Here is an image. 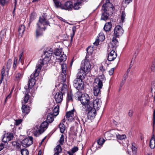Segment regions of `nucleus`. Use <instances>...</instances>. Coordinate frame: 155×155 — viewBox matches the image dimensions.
Instances as JSON below:
<instances>
[{"mask_svg":"<svg viewBox=\"0 0 155 155\" xmlns=\"http://www.w3.org/2000/svg\"><path fill=\"white\" fill-rule=\"evenodd\" d=\"M91 65L89 61L85 60L82 62L81 68L78 70L77 77H79L81 79H84L87 74L89 72L91 69Z\"/></svg>","mask_w":155,"mask_h":155,"instance_id":"nucleus-1","label":"nucleus"},{"mask_svg":"<svg viewBox=\"0 0 155 155\" xmlns=\"http://www.w3.org/2000/svg\"><path fill=\"white\" fill-rule=\"evenodd\" d=\"M48 22L44 17H40L38 22L37 25V28L36 31V35L37 37L41 35L42 31H44L46 26L49 25Z\"/></svg>","mask_w":155,"mask_h":155,"instance_id":"nucleus-2","label":"nucleus"},{"mask_svg":"<svg viewBox=\"0 0 155 155\" xmlns=\"http://www.w3.org/2000/svg\"><path fill=\"white\" fill-rule=\"evenodd\" d=\"M40 71V69L39 68H36L35 72L31 74L30 76V78L28 81V87L26 86L25 87V88L26 89V92L28 93L29 92V89L31 88L34 86L35 83V80L34 78L38 75Z\"/></svg>","mask_w":155,"mask_h":155,"instance_id":"nucleus-3","label":"nucleus"},{"mask_svg":"<svg viewBox=\"0 0 155 155\" xmlns=\"http://www.w3.org/2000/svg\"><path fill=\"white\" fill-rule=\"evenodd\" d=\"M91 105H87L86 108H84L85 110L88 111L87 117L90 119H93L96 115V110L92 107V104H91Z\"/></svg>","mask_w":155,"mask_h":155,"instance_id":"nucleus-4","label":"nucleus"},{"mask_svg":"<svg viewBox=\"0 0 155 155\" xmlns=\"http://www.w3.org/2000/svg\"><path fill=\"white\" fill-rule=\"evenodd\" d=\"M105 77L104 74L98 76L94 79L95 86H97L99 88H102L103 83L105 81Z\"/></svg>","mask_w":155,"mask_h":155,"instance_id":"nucleus-5","label":"nucleus"},{"mask_svg":"<svg viewBox=\"0 0 155 155\" xmlns=\"http://www.w3.org/2000/svg\"><path fill=\"white\" fill-rule=\"evenodd\" d=\"M81 103L84 106V109L86 108L87 105H91L90 98L87 94H84L80 100Z\"/></svg>","mask_w":155,"mask_h":155,"instance_id":"nucleus-6","label":"nucleus"},{"mask_svg":"<svg viewBox=\"0 0 155 155\" xmlns=\"http://www.w3.org/2000/svg\"><path fill=\"white\" fill-rule=\"evenodd\" d=\"M44 56L43 60H40L38 61V64L36 66V68H39L40 70L44 64L48 63L51 60V57H49L48 56Z\"/></svg>","mask_w":155,"mask_h":155,"instance_id":"nucleus-7","label":"nucleus"},{"mask_svg":"<svg viewBox=\"0 0 155 155\" xmlns=\"http://www.w3.org/2000/svg\"><path fill=\"white\" fill-rule=\"evenodd\" d=\"M108 53L107 60L109 61H111L114 60L117 57V54L115 51V49L108 48L107 50Z\"/></svg>","mask_w":155,"mask_h":155,"instance_id":"nucleus-8","label":"nucleus"},{"mask_svg":"<svg viewBox=\"0 0 155 155\" xmlns=\"http://www.w3.org/2000/svg\"><path fill=\"white\" fill-rule=\"evenodd\" d=\"M102 9L104 12H110L111 13L114 10L113 5L110 2H107L103 5Z\"/></svg>","mask_w":155,"mask_h":155,"instance_id":"nucleus-9","label":"nucleus"},{"mask_svg":"<svg viewBox=\"0 0 155 155\" xmlns=\"http://www.w3.org/2000/svg\"><path fill=\"white\" fill-rule=\"evenodd\" d=\"M124 31L122 28L119 25L116 26L114 28V32L113 36L117 37H119L121 36L123 34Z\"/></svg>","mask_w":155,"mask_h":155,"instance_id":"nucleus-10","label":"nucleus"},{"mask_svg":"<svg viewBox=\"0 0 155 155\" xmlns=\"http://www.w3.org/2000/svg\"><path fill=\"white\" fill-rule=\"evenodd\" d=\"M33 143V137L31 136L26 138L22 140L21 142L22 146L24 147L29 146Z\"/></svg>","mask_w":155,"mask_h":155,"instance_id":"nucleus-11","label":"nucleus"},{"mask_svg":"<svg viewBox=\"0 0 155 155\" xmlns=\"http://www.w3.org/2000/svg\"><path fill=\"white\" fill-rule=\"evenodd\" d=\"M92 104V107L96 110H99L102 104V101L100 98H96L93 101L91 102Z\"/></svg>","mask_w":155,"mask_h":155,"instance_id":"nucleus-12","label":"nucleus"},{"mask_svg":"<svg viewBox=\"0 0 155 155\" xmlns=\"http://www.w3.org/2000/svg\"><path fill=\"white\" fill-rule=\"evenodd\" d=\"M77 78L79 79V81H78V82L74 84V87L78 90H81L83 89L84 87V82L82 81V80L84 79H81V78L79 77Z\"/></svg>","mask_w":155,"mask_h":155,"instance_id":"nucleus-13","label":"nucleus"},{"mask_svg":"<svg viewBox=\"0 0 155 155\" xmlns=\"http://www.w3.org/2000/svg\"><path fill=\"white\" fill-rule=\"evenodd\" d=\"M117 37L113 36L112 40L108 45V48L112 49H116V48L119 45V42Z\"/></svg>","mask_w":155,"mask_h":155,"instance_id":"nucleus-14","label":"nucleus"},{"mask_svg":"<svg viewBox=\"0 0 155 155\" xmlns=\"http://www.w3.org/2000/svg\"><path fill=\"white\" fill-rule=\"evenodd\" d=\"M68 3L69 4V5L68 6V10H71L72 8H73L74 9L77 10L79 9L82 5V2L81 1L80 2H77L74 3L73 5L71 2L68 1Z\"/></svg>","mask_w":155,"mask_h":155,"instance_id":"nucleus-15","label":"nucleus"},{"mask_svg":"<svg viewBox=\"0 0 155 155\" xmlns=\"http://www.w3.org/2000/svg\"><path fill=\"white\" fill-rule=\"evenodd\" d=\"M105 39V38L104 34L103 32H101L100 33H99L94 43V44L96 46H97L98 45L100 41H102L104 40Z\"/></svg>","mask_w":155,"mask_h":155,"instance_id":"nucleus-16","label":"nucleus"},{"mask_svg":"<svg viewBox=\"0 0 155 155\" xmlns=\"http://www.w3.org/2000/svg\"><path fill=\"white\" fill-rule=\"evenodd\" d=\"M63 94L62 92H58L56 93L54 96L55 101L56 103L61 102L63 99Z\"/></svg>","mask_w":155,"mask_h":155,"instance_id":"nucleus-17","label":"nucleus"},{"mask_svg":"<svg viewBox=\"0 0 155 155\" xmlns=\"http://www.w3.org/2000/svg\"><path fill=\"white\" fill-rule=\"evenodd\" d=\"M13 135L12 133L9 134H5L4 135L2 139V141L4 142H7L10 141L13 138Z\"/></svg>","mask_w":155,"mask_h":155,"instance_id":"nucleus-18","label":"nucleus"},{"mask_svg":"<svg viewBox=\"0 0 155 155\" xmlns=\"http://www.w3.org/2000/svg\"><path fill=\"white\" fill-rule=\"evenodd\" d=\"M74 112L75 111L74 108L68 111V121H72L74 120L75 116V114H74Z\"/></svg>","mask_w":155,"mask_h":155,"instance_id":"nucleus-19","label":"nucleus"},{"mask_svg":"<svg viewBox=\"0 0 155 155\" xmlns=\"http://www.w3.org/2000/svg\"><path fill=\"white\" fill-rule=\"evenodd\" d=\"M11 65L12 60L11 59H9L8 60L5 69H4L5 74H6L7 76L8 75L9 69L11 66Z\"/></svg>","mask_w":155,"mask_h":155,"instance_id":"nucleus-20","label":"nucleus"},{"mask_svg":"<svg viewBox=\"0 0 155 155\" xmlns=\"http://www.w3.org/2000/svg\"><path fill=\"white\" fill-rule=\"evenodd\" d=\"M63 83H62V87L61 89V92L63 94H64V93L67 92V85L64 83L66 81V79L65 78H64L63 79Z\"/></svg>","mask_w":155,"mask_h":155,"instance_id":"nucleus-21","label":"nucleus"},{"mask_svg":"<svg viewBox=\"0 0 155 155\" xmlns=\"http://www.w3.org/2000/svg\"><path fill=\"white\" fill-rule=\"evenodd\" d=\"M53 52V49L50 48H47L44 52V56L51 57Z\"/></svg>","mask_w":155,"mask_h":155,"instance_id":"nucleus-22","label":"nucleus"},{"mask_svg":"<svg viewBox=\"0 0 155 155\" xmlns=\"http://www.w3.org/2000/svg\"><path fill=\"white\" fill-rule=\"evenodd\" d=\"M102 88H99L97 86H95L94 88V93L95 96H98L100 95L101 93V89Z\"/></svg>","mask_w":155,"mask_h":155,"instance_id":"nucleus-23","label":"nucleus"},{"mask_svg":"<svg viewBox=\"0 0 155 155\" xmlns=\"http://www.w3.org/2000/svg\"><path fill=\"white\" fill-rule=\"evenodd\" d=\"M21 109L22 112L24 114H27L30 112V107L26 105H23Z\"/></svg>","mask_w":155,"mask_h":155,"instance_id":"nucleus-24","label":"nucleus"},{"mask_svg":"<svg viewBox=\"0 0 155 155\" xmlns=\"http://www.w3.org/2000/svg\"><path fill=\"white\" fill-rule=\"evenodd\" d=\"M54 116L52 113H49L47 117V121H48L49 123L52 122L54 120Z\"/></svg>","mask_w":155,"mask_h":155,"instance_id":"nucleus-25","label":"nucleus"},{"mask_svg":"<svg viewBox=\"0 0 155 155\" xmlns=\"http://www.w3.org/2000/svg\"><path fill=\"white\" fill-rule=\"evenodd\" d=\"M112 27V24L111 22H108L106 23L104 27V29L106 31L110 30Z\"/></svg>","mask_w":155,"mask_h":155,"instance_id":"nucleus-26","label":"nucleus"},{"mask_svg":"<svg viewBox=\"0 0 155 155\" xmlns=\"http://www.w3.org/2000/svg\"><path fill=\"white\" fill-rule=\"evenodd\" d=\"M61 146L59 145H58L54 149V155H59V153L61 151Z\"/></svg>","mask_w":155,"mask_h":155,"instance_id":"nucleus-27","label":"nucleus"},{"mask_svg":"<svg viewBox=\"0 0 155 155\" xmlns=\"http://www.w3.org/2000/svg\"><path fill=\"white\" fill-rule=\"evenodd\" d=\"M48 125V123L47 121H45L42 123L41 125L39 127V128L41 130H43L44 132L46 129H47Z\"/></svg>","mask_w":155,"mask_h":155,"instance_id":"nucleus-28","label":"nucleus"},{"mask_svg":"<svg viewBox=\"0 0 155 155\" xmlns=\"http://www.w3.org/2000/svg\"><path fill=\"white\" fill-rule=\"evenodd\" d=\"M109 15V13L107 12H104L101 16V19L102 20L106 21L108 18Z\"/></svg>","mask_w":155,"mask_h":155,"instance_id":"nucleus-29","label":"nucleus"},{"mask_svg":"<svg viewBox=\"0 0 155 155\" xmlns=\"http://www.w3.org/2000/svg\"><path fill=\"white\" fill-rule=\"evenodd\" d=\"M61 68L62 73L64 74V75L66 76L67 72L68 71L67 68V65L66 64H63L61 65Z\"/></svg>","mask_w":155,"mask_h":155,"instance_id":"nucleus-30","label":"nucleus"},{"mask_svg":"<svg viewBox=\"0 0 155 155\" xmlns=\"http://www.w3.org/2000/svg\"><path fill=\"white\" fill-rule=\"evenodd\" d=\"M107 65L105 63H103L101 64L100 67V69L102 72L104 73L107 69L106 67Z\"/></svg>","mask_w":155,"mask_h":155,"instance_id":"nucleus-31","label":"nucleus"},{"mask_svg":"<svg viewBox=\"0 0 155 155\" xmlns=\"http://www.w3.org/2000/svg\"><path fill=\"white\" fill-rule=\"evenodd\" d=\"M57 58L59 60L60 62H62L65 61L66 59V55L63 53L59 56L57 57Z\"/></svg>","mask_w":155,"mask_h":155,"instance_id":"nucleus-32","label":"nucleus"},{"mask_svg":"<svg viewBox=\"0 0 155 155\" xmlns=\"http://www.w3.org/2000/svg\"><path fill=\"white\" fill-rule=\"evenodd\" d=\"M84 94H82L80 91H78L75 93L74 97L76 99L80 100L81 98L82 97Z\"/></svg>","mask_w":155,"mask_h":155,"instance_id":"nucleus-33","label":"nucleus"},{"mask_svg":"<svg viewBox=\"0 0 155 155\" xmlns=\"http://www.w3.org/2000/svg\"><path fill=\"white\" fill-rule=\"evenodd\" d=\"M78 150V147L74 146L69 151H68V154L69 155H73Z\"/></svg>","mask_w":155,"mask_h":155,"instance_id":"nucleus-34","label":"nucleus"},{"mask_svg":"<svg viewBox=\"0 0 155 155\" xmlns=\"http://www.w3.org/2000/svg\"><path fill=\"white\" fill-rule=\"evenodd\" d=\"M62 50L61 49H56L54 51V54L58 57L62 54Z\"/></svg>","mask_w":155,"mask_h":155,"instance_id":"nucleus-35","label":"nucleus"},{"mask_svg":"<svg viewBox=\"0 0 155 155\" xmlns=\"http://www.w3.org/2000/svg\"><path fill=\"white\" fill-rule=\"evenodd\" d=\"M37 129L38 130H36L34 133V135L36 137L38 136L44 132L43 130H41L40 128H38L37 127Z\"/></svg>","mask_w":155,"mask_h":155,"instance_id":"nucleus-36","label":"nucleus"},{"mask_svg":"<svg viewBox=\"0 0 155 155\" xmlns=\"http://www.w3.org/2000/svg\"><path fill=\"white\" fill-rule=\"evenodd\" d=\"M25 26L24 25H21L18 28V31L20 34H22L25 31Z\"/></svg>","mask_w":155,"mask_h":155,"instance_id":"nucleus-37","label":"nucleus"},{"mask_svg":"<svg viewBox=\"0 0 155 155\" xmlns=\"http://www.w3.org/2000/svg\"><path fill=\"white\" fill-rule=\"evenodd\" d=\"M126 17V14L124 12L122 11L121 16L120 20V24H122L124 21L125 18Z\"/></svg>","mask_w":155,"mask_h":155,"instance_id":"nucleus-38","label":"nucleus"},{"mask_svg":"<svg viewBox=\"0 0 155 155\" xmlns=\"http://www.w3.org/2000/svg\"><path fill=\"white\" fill-rule=\"evenodd\" d=\"M59 106L58 105L56 106L53 109V114L55 116H56L58 114L59 112Z\"/></svg>","mask_w":155,"mask_h":155,"instance_id":"nucleus-39","label":"nucleus"},{"mask_svg":"<svg viewBox=\"0 0 155 155\" xmlns=\"http://www.w3.org/2000/svg\"><path fill=\"white\" fill-rule=\"evenodd\" d=\"M59 128L60 129V132L61 133H63L65 130V126L63 123H61L59 125Z\"/></svg>","mask_w":155,"mask_h":155,"instance_id":"nucleus-40","label":"nucleus"},{"mask_svg":"<svg viewBox=\"0 0 155 155\" xmlns=\"http://www.w3.org/2000/svg\"><path fill=\"white\" fill-rule=\"evenodd\" d=\"M12 144L15 148L18 149H20L21 145L19 143L15 141H13L12 142Z\"/></svg>","mask_w":155,"mask_h":155,"instance_id":"nucleus-41","label":"nucleus"},{"mask_svg":"<svg viewBox=\"0 0 155 155\" xmlns=\"http://www.w3.org/2000/svg\"><path fill=\"white\" fill-rule=\"evenodd\" d=\"M22 76L23 74L22 73H16L15 76V80L18 81L21 79L22 78Z\"/></svg>","mask_w":155,"mask_h":155,"instance_id":"nucleus-42","label":"nucleus"},{"mask_svg":"<svg viewBox=\"0 0 155 155\" xmlns=\"http://www.w3.org/2000/svg\"><path fill=\"white\" fill-rule=\"evenodd\" d=\"M5 71L4 69V67H3V68L2 69V71L1 72V75L2 76L0 80V84H1L2 82V81L3 79L4 78L6 74H5Z\"/></svg>","mask_w":155,"mask_h":155,"instance_id":"nucleus-43","label":"nucleus"},{"mask_svg":"<svg viewBox=\"0 0 155 155\" xmlns=\"http://www.w3.org/2000/svg\"><path fill=\"white\" fill-rule=\"evenodd\" d=\"M116 136L118 140H123L126 138V137L125 135H120L119 134H116Z\"/></svg>","mask_w":155,"mask_h":155,"instance_id":"nucleus-44","label":"nucleus"},{"mask_svg":"<svg viewBox=\"0 0 155 155\" xmlns=\"http://www.w3.org/2000/svg\"><path fill=\"white\" fill-rule=\"evenodd\" d=\"M127 74L126 75H125V76L124 77V78L123 79L122 82H121L120 87L119 88V91H120L122 87V86L124 84L125 81L126 80V79H127Z\"/></svg>","mask_w":155,"mask_h":155,"instance_id":"nucleus-45","label":"nucleus"},{"mask_svg":"<svg viewBox=\"0 0 155 155\" xmlns=\"http://www.w3.org/2000/svg\"><path fill=\"white\" fill-rule=\"evenodd\" d=\"M21 153L22 155H28L29 154L28 150L25 148L21 150Z\"/></svg>","mask_w":155,"mask_h":155,"instance_id":"nucleus-46","label":"nucleus"},{"mask_svg":"<svg viewBox=\"0 0 155 155\" xmlns=\"http://www.w3.org/2000/svg\"><path fill=\"white\" fill-rule=\"evenodd\" d=\"M149 146L151 149H153L155 147V140H150V142Z\"/></svg>","mask_w":155,"mask_h":155,"instance_id":"nucleus-47","label":"nucleus"},{"mask_svg":"<svg viewBox=\"0 0 155 155\" xmlns=\"http://www.w3.org/2000/svg\"><path fill=\"white\" fill-rule=\"evenodd\" d=\"M105 142L103 138H100L97 141V143L99 145L102 146Z\"/></svg>","mask_w":155,"mask_h":155,"instance_id":"nucleus-48","label":"nucleus"},{"mask_svg":"<svg viewBox=\"0 0 155 155\" xmlns=\"http://www.w3.org/2000/svg\"><path fill=\"white\" fill-rule=\"evenodd\" d=\"M76 30V28L75 27L73 26L72 28V33L71 34V40L72 41L74 35L75 33V32Z\"/></svg>","mask_w":155,"mask_h":155,"instance_id":"nucleus-49","label":"nucleus"},{"mask_svg":"<svg viewBox=\"0 0 155 155\" xmlns=\"http://www.w3.org/2000/svg\"><path fill=\"white\" fill-rule=\"evenodd\" d=\"M73 97V95L71 90L69 91L68 92V101H72V97Z\"/></svg>","mask_w":155,"mask_h":155,"instance_id":"nucleus-50","label":"nucleus"},{"mask_svg":"<svg viewBox=\"0 0 155 155\" xmlns=\"http://www.w3.org/2000/svg\"><path fill=\"white\" fill-rule=\"evenodd\" d=\"M55 3V6L57 8H58L61 6V3L58 1V0H53Z\"/></svg>","mask_w":155,"mask_h":155,"instance_id":"nucleus-51","label":"nucleus"},{"mask_svg":"<svg viewBox=\"0 0 155 155\" xmlns=\"http://www.w3.org/2000/svg\"><path fill=\"white\" fill-rule=\"evenodd\" d=\"M9 1V0H0V4L2 6H4L7 4Z\"/></svg>","mask_w":155,"mask_h":155,"instance_id":"nucleus-52","label":"nucleus"},{"mask_svg":"<svg viewBox=\"0 0 155 155\" xmlns=\"http://www.w3.org/2000/svg\"><path fill=\"white\" fill-rule=\"evenodd\" d=\"M36 14L35 13H32L31 15L30 19L31 21H32L34 20L36 17Z\"/></svg>","mask_w":155,"mask_h":155,"instance_id":"nucleus-53","label":"nucleus"},{"mask_svg":"<svg viewBox=\"0 0 155 155\" xmlns=\"http://www.w3.org/2000/svg\"><path fill=\"white\" fill-rule=\"evenodd\" d=\"M151 91L153 92L155 91V81H153L151 85Z\"/></svg>","mask_w":155,"mask_h":155,"instance_id":"nucleus-54","label":"nucleus"},{"mask_svg":"<svg viewBox=\"0 0 155 155\" xmlns=\"http://www.w3.org/2000/svg\"><path fill=\"white\" fill-rule=\"evenodd\" d=\"M29 98V95L28 94H26L25 96V98L24 99V102L25 103L27 102Z\"/></svg>","mask_w":155,"mask_h":155,"instance_id":"nucleus-55","label":"nucleus"},{"mask_svg":"<svg viewBox=\"0 0 155 155\" xmlns=\"http://www.w3.org/2000/svg\"><path fill=\"white\" fill-rule=\"evenodd\" d=\"M68 2H67L64 5L61 6V8L62 9H65L67 10L68 9Z\"/></svg>","mask_w":155,"mask_h":155,"instance_id":"nucleus-56","label":"nucleus"},{"mask_svg":"<svg viewBox=\"0 0 155 155\" xmlns=\"http://www.w3.org/2000/svg\"><path fill=\"white\" fill-rule=\"evenodd\" d=\"M151 69L152 71H155V60L153 62L152 64L151 67Z\"/></svg>","mask_w":155,"mask_h":155,"instance_id":"nucleus-57","label":"nucleus"},{"mask_svg":"<svg viewBox=\"0 0 155 155\" xmlns=\"http://www.w3.org/2000/svg\"><path fill=\"white\" fill-rule=\"evenodd\" d=\"M15 125L18 126L19 125L21 122V119H18L15 120Z\"/></svg>","mask_w":155,"mask_h":155,"instance_id":"nucleus-58","label":"nucleus"},{"mask_svg":"<svg viewBox=\"0 0 155 155\" xmlns=\"http://www.w3.org/2000/svg\"><path fill=\"white\" fill-rule=\"evenodd\" d=\"M64 141V135L62 134L61 135V137L60 138V140H59V142L61 144H62L63 143Z\"/></svg>","mask_w":155,"mask_h":155,"instance_id":"nucleus-59","label":"nucleus"},{"mask_svg":"<svg viewBox=\"0 0 155 155\" xmlns=\"http://www.w3.org/2000/svg\"><path fill=\"white\" fill-rule=\"evenodd\" d=\"M131 149L133 154H135L136 153L137 149L136 147H131Z\"/></svg>","mask_w":155,"mask_h":155,"instance_id":"nucleus-60","label":"nucleus"},{"mask_svg":"<svg viewBox=\"0 0 155 155\" xmlns=\"http://www.w3.org/2000/svg\"><path fill=\"white\" fill-rule=\"evenodd\" d=\"M17 59L16 57H15L14 58V62L13 65V67L15 68L16 67L17 63Z\"/></svg>","mask_w":155,"mask_h":155,"instance_id":"nucleus-61","label":"nucleus"},{"mask_svg":"<svg viewBox=\"0 0 155 155\" xmlns=\"http://www.w3.org/2000/svg\"><path fill=\"white\" fill-rule=\"evenodd\" d=\"M114 68H113L111 69L109 71V74L110 75H112L114 73Z\"/></svg>","mask_w":155,"mask_h":155,"instance_id":"nucleus-62","label":"nucleus"},{"mask_svg":"<svg viewBox=\"0 0 155 155\" xmlns=\"http://www.w3.org/2000/svg\"><path fill=\"white\" fill-rule=\"evenodd\" d=\"M132 1L133 0H124V2L125 4L128 5L131 2H132Z\"/></svg>","mask_w":155,"mask_h":155,"instance_id":"nucleus-63","label":"nucleus"},{"mask_svg":"<svg viewBox=\"0 0 155 155\" xmlns=\"http://www.w3.org/2000/svg\"><path fill=\"white\" fill-rule=\"evenodd\" d=\"M153 123L154 124L155 123V110H154L153 114Z\"/></svg>","mask_w":155,"mask_h":155,"instance_id":"nucleus-64","label":"nucleus"}]
</instances>
